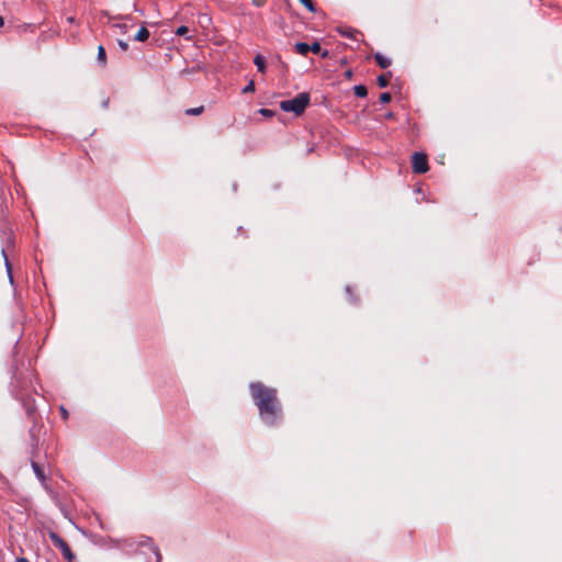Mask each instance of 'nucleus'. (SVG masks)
I'll return each mask as SVG.
<instances>
[{
	"instance_id": "obj_11",
	"label": "nucleus",
	"mask_w": 562,
	"mask_h": 562,
	"mask_svg": "<svg viewBox=\"0 0 562 562\" xmlns=\"http://www.w3.org/2000/svg\"><path fill=\"white\" fill-rule=\"evenodd\" d=\"M254 63L257 66L258 71L265 72V70H266V61H265V57L262 55L258 54L255 57Z\"/></svg>"
},
{
	"instance_id": "obj_17",
	"label": "nucleus",
	"mask_w": 562,
	"mask_h": 562,
	"mask_svg": "<svg viewBox=\"0 0 562 562\" xmlns=\"http://www.w3.org/2000/svg\"><path fill=\"white\" fill-rule=\"evenodd\" d=\"M321 50H322V47L318 42H314L310 45V52H312L314 54H318V53H321Z\"/></svg>"
},
{
	"instance_id": "obj_10",
	"label": "nucleus",
	"mask_w": 562,
	"mask_h": 562,
	"mask_svg": "<svg viewBox=\"0 0 562 562\" xmlns=\"http://www.w3.org/2000/svg\"><path fill=\"white\" fill-rule=\"evenodd\" d=\"M294 49L297 54L306 56L307 53L310 52V44L302 42L296 43Z\"/></svg>"
},
{
	"instance_id": "obj_28",
	"label": "nucleus",
	"mask_w": 562,
	"mask_h": 562,
	"mask_svg": "<svg viewBox=\"0 0 562 562\" xmlns=\"http://www.w3.org/2000/svg\"><path fill=\"white\" fill-rule=\"evenodd\" d=\"M16 562H30L26 558H18Z\"/></svg>"
},
{
	"instance_id": "obj_9",
	"label": "nucleus",
	"mask_w": 562,
	"mask_h": 562,
	"mask_svg": "<svg viewBox=\"0 0 562 562\" xmlns=\"http://www.w3.org/2000/svg\"><path fill=\"white\" fill-rule=\"evenodd\" d=\"M149 37V31L143 26L135 34L134 40L138 42H145Z\"/></svg>"
},
{
	"instance_id": "obj_4",
	"label": "nucleus",
	"mask_w": 562,
	"mask_h": 562,
	"mask_svg": "<svg viewBox=\"0 0 562 562\" xmlns=\"http://www.w3.org/2000/svg\"><path fill=\"white\" fill-rule=\"evenodd\" d=\"M412 168L415 173L422 175L428 171V158L424 153H414L412 156Z\"/></svg>"
},
{
	"instance_id": "obj_20",
	"label": "nucleus",
	"mask_w": 562,
	"mask_h": 562,
	"mask_svg": "<svg viewBox=\"0 0 562 562\" xmlns=\"http://www.w3.org/2000/svg\"><path fill=\"white\" fill-rule=\"evenodd\" d=\"M255 91V82L251 80L249 83L243 89V93H251Z\"/></svg>"
},
{
	"instance_id": "obj_2",
	"label": "nucleus",
	"mask_w": 562,
	"mask_h": 562,
	"mask_svg": "<svg viewBox=\"0 0 562 562\" xmlns=\"http://www.w3.org/2000/svg\"><path fill=\"white\" fill-rule=\"evenodd\" d=\"M308 104L310 94L306 92H302L293 99L281 101L280 109L284 112H292L295 115H301L304 113Z\"/></svg>"
},
{
	"instance_id": "obj_26",
	"label": "nucleus",
	"mask_w": 562,
	"mask_h": 562,
	"mask_svg": "<svg viewBox=\"0 0 562 562\" xmlns=\"http://www.w3.org/2000/svg\"><path fill=\"white\" fill-rule=\"evenodd\" d=\"M115 26L121 29L123 32H126V27H127L126 24H116Z\"/></svg>"
},
{
	"instance_id": "obj_14",
	"label": "nucleus",
	"mask_w": 562,
	"mask_h": 562,
	"mask_svg": "<svg viewBox=\"0 0 562 562\" xmlns=\"http://www.w3.org/2000/svg\"><path fill=\"white\" fill-rule=\"evenodd\" d=\"M203 111H204V106L200 105V106H196V108L187 109L184 111V114L186 115H200V114L203 113Z\"/></svg>"
},
{
	"instance_id": "obj_18",
	"label": "nucleus",
	"mask_w": 562,
	"mask_h": 562,
	"mask_svg": "<svg viewBox=\"0 0 562 562\" xmlns=\"http://www.w3.org/2000/svg\"><path fill=\"white\" fill-rule=\"evenodd\" d=\"M188 32H189L188 26H186V25H181V26H179V27L176 30V32H175V33H176V35H178V36H183V35H186Z\"/></svg>"
},
{
	"instance_id": "obj_29",
	"label": "nucleus",
	"mask_w": 562,
	"mask_h": 562,
	"mask_svg": "<svg viewBox=\"0 0 562 562\" xmlns=\"http://www.w3.org/2000/svg\"><path fill=\"white\" fill-rule=\"evenodd\" d=\"M4 25V19L2 16H0V27H2Z\"/></svg>"
},
{
	"instance_id": "obj_7",
	"label": "nucleus",
	"mask_w": 562,
	"mask_h": 562,
	"mask_svg": "<svg viewBox=\"0 0 562 562\" xmlns=\"http://www.w3.org/2000/svg\"><path fill=\"white\" fill-rule=\"evenodd\" d=\"M32 469L36 475V477L42 482V483H45L46 481V476H45V473H44V470L43 468L35 461L32 462Z\"/></svg>"
},
{
	"instance_id": "obj_15",
	"label": "nucleus",
	"mask_w": 562,
	"mask_h": 562,
	"mask_svg": "<svg viewBox=\"0 0 562 562\" xmlns=\"http://www.w3.org/2000/svg\"><path fill=\"white\" fill-rule=\"evenodd\" d=\"M308 11L315 12L316 8L313 0H299Z\"/></svg>"
},
{
	"instance_id": "obj_19",
	"label": "nucleus",
	"mask_w": 562,
	"mask_h": 562,
	"mask_svg": "<svg viewBox=\"0 0 562 562\" xmlns=\"http://www.w3.org/2000/svg\"><path fill=\"white\" fill-rule=\"evenodd\" d=\"M392 97L389 92H383L380 94V102L381 103H389L391 101Z\"/></svg>"
},
{
	"instance_id": "obj_1",
	"label": "nucleus",
	"mask_w": 562,
	"mask_h": 562,
	"mask_svg": "<svg viewBox=\"0 0 562 562\" xmlns=\"http://www.w3.org/2000/svg\"><path fill=\"white\" fill-rule=\"evenodd\" d=\"M249 391L263 423L274 426L282 416V405L278 397V391L262 382L250 383Z\"/></svg>"
},
{
	"instance_id": "obj_23",
	"label": "nucleus",
	"mask_w": 562,
	"mask_h": 562,
	"mask_svg": "<svg viewBox=\"0 0 562 562\" xmlns=\"http://www.w3.org/2000/svg\"><path fill=\"white\" fill-rule=\"evenodd\" d=\"M266 2H267V0H252V3L256 7H262Z\"/></svg>"
},
{
	"instance_id": "obj_13",
	"label": "nucleus",
	"mask_w": 562,
	"mask_h": 562,
	"mask_svg": "<svg viewBox=\"0 0 562 562\" xmlns=\"http://www.w3.org/2000/svg\"><path fill=\"white\" fill-rule=\"evenodd\" d=\"M98 60L104 66L106 64V53H105V48L100 45L98 47V56H97Z\"/></svg>"
},
{
	"instance_id": "obj_21",
	"label": "nucleus",
	"mask_w": 562,
	"mask_h": 562,
	"mask_svg": "<svg viewBox=\"0 0 562 562\" xmlns=\"http://www.w3.org/2000/svg\"><path fill=\"white\" fill-rule=\"evenodd\" d=\"M259 113L262 115V116H266V117H272L274 115V111L270 110V109H260L259 110Z\"/></svg>"
},
{
	"instance_id": "obj_22",
	"label": "nucleus",
	"mask_w": 562,
	"mask_h": 562,
	"mask_svg": "<svg viewBox=\"0 0 562 562\" xmlns=\"http://www.w3.org/2000/svg\"><path fill=\"white\" fill-rule=\"evenodd\" d=\"M117 45L123 52H126L128 49V44L123 40H119Z\"/></svg>"
},
{
	"instance_id": "obj_5",
	"label": "nucleus",
	"mask_w": 562,
	"mask_h": 562,
	"mask_svg": "<svg viewBox=\"0 0 562 562\" xmlns=\"http://www.w3.org/2000/svg\"><path fill=\"white\" fill-rule=\"evenodd\" d=\"M336 30L341 36L348 37L356 42H359V37L363 36V34L359 30L347 25H340Z\"/></svg>"
},
{
	"instance_id": "obj_3",
	"label": "nucleus",
	"mask_w": 562,
	"mask_h": 562,
	"mask_svg": "<svg viewBox=\"0 0 562 562\" xmlns=\"http://www.w3.org/2000/svg\"><path fill=\"white\" fill-rule=\"evenodd\" d=\"M49 539L52 540L53 544L61 551V554L65 560H67L68 562H72L75 560V554L72 553L68 543L63 538H60L56 532H50Z\"/></svg>"
},
{
	"instance_id": "obj_24",
	"label": "nucleus",
	"mask_w": 562,
	"mask_h": 562,
	"mask_svg": "<svg viewBox=\"0 0 562 562\" xmlns=\"http://www.w3.org/2000/svg\"><path fill=\"white\" fill-rule=\"evenodd\" d=\"M60 413L64 419L68 418V412L64 407H60Z\"/></svg>"
},
{
	"instance_id": "obj_8",
	"label": "nucleus",
	"mask_w": 562,
	"mask_h": 562,
	"mask_svg": "<svg viewBox=\"0 0 562 562\" xmlns=\"http://www.w3.org/2000/svg\"><path fill=\"white\" fill-rule=\"evenodd\" d=\"M391 78H392V74L390 71L380 75L376 79L379 87H381V88L387 87L391 81Z\"/></svg>"
},
{
	"instance_id": "obj_27",
	"label": "nucleus",
	"mask_w": 562,
	"mask_h": 562,
	"mask_svg": "<svg viewBox=\"0 0 562 562\" xmlns=\"http://www.w3.org/2000/svg\"><path fill=\"white\" fill-rule=\"evenodd\" d=\"M345 77H346L347 79H351V78H352V71H351L350 69H349V70H347V71L345 72Z\"/></svg>"
},
{
	"instance_id": "obj_12",
	"label": "nucleus",
	"mask_w": 562,
	"mask_h": 562,
	"mask_svg": "<svg viewBox=\"0 0 562 562\" xmlns=\"http://www.w3.org/2000/svg\"><path fill=\"white\" fill-rule=\"evenodd\" d=\"M355 94L359 98H364L368 94L367 87L363 85H358L353 88Z\"/></svg>"
},
{
	"instance_id": "obj_16",
	"label": "nucleus",
	"mask_w": 562,
	"mask_h": 562,
	"mask_svg": "<svg viewBox=\"0 0 562 562\" xmlns=\"http://www.w3.org/2000/svg\"><path fill=\"white\" fill-rule=\"evenodd\" d=\"M2 255L4 256L5 268H7V271H8V274H9V279H10V281L12 282V281H13V277H12V266H11V263L9 262L8 258H7L4 250H2Z\"/></svg>"
},
{
	"instance_id": "obj_6",
	"label": "nucleus",
	"mask_w": 562,
	"mask_h": 562,
	"mask_svg": "<svg viewBox=\"0 0 562 562\" xmlns=\"http://www.w3.org/2000/svg\"><path fill=\"white\" fill-rule=\"evenodd\" d=\"M374 59L376 61V64L383 68V69H386L387 67L391 66V59L385 57L384 55H382L381 53H375L374 54Z\"/></svg>"
},
{
	"instance_id": "obj_25",
	"label": "nucleus",
	"mask_w": 562,
	"mask_h": 562,
	"mask_svg": "<svg viewBox=\"0 0 562 562\" xmlns=\"http://www.w3.org/2000/svg\"><path fill=\"white\" fill-rule=\"evenodd\" d=\"M318 54L322 56V58H327L329 56V52L328 50H323L322 49L321 53H318Z\"/></svg>"
}]
</instances>
